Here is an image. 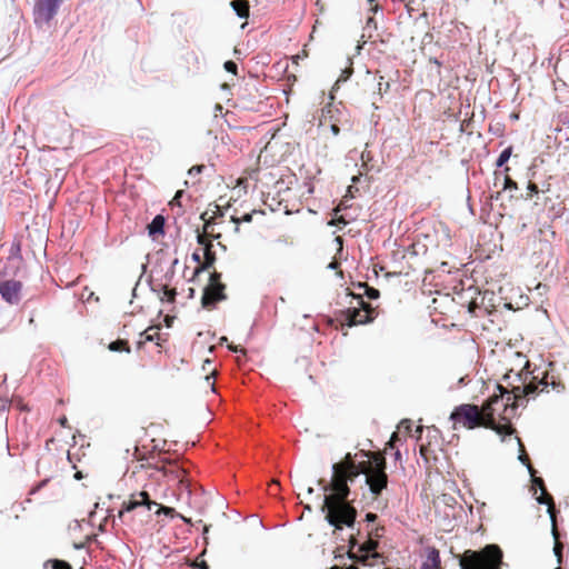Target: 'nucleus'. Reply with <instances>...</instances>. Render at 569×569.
Returning <instances> with one entry per match:
<instances>
[{
    "mask_svg": "<svg viewBox=\"0 0 569 569\" xmlns=\"http://www.w3.org/2000/svg\"><path fill=\"white\" fill-rule=\"evenodd\" d=\"M8 260L9 261L18 260L19 262L22 261L21 244H20V242H18V241L12 242Z\"/></svg>",
    "mask_w": 569,
    "mask_h": 569,
    "instance_id": "28",
    "label": "nucleus"
},
{
    "mask_svg": "<svg viewBox=\"0 0 569 569\" xmlns=\"http://www.w3.org/2000/svg\"><path fill=\"white\" fill-rule=\"evenodd\" d=\"M209 528L210 527L207 525L203 527V532H202L203 536H206L209 532Z\"/></svg>",
    "mask_w": 569,
    "mask_h": 569,
    "instance_id": "60",
    "label": "nucleus"
},
{
    "mask_svg": "<svg viewBox=\"0 0 569 569\" xmlns=\"http://www.w3.org/2000/svg\"><path fill=\"white\" fill-rule=\"evenodd\" d=\"M339 468L340 467L338 463H332V466H331L332 475L336 476L337 478L348 480V483H352L355 481V479L360 473H362V471H360L358 469V467H356L352 463L345 466L342 470H339Z\"/></svg>",
    "mask_w": 569,
    "mask_h": 569,
    "instance_id": "15",
    "label": "nucleus"
},
{
    "mask_svg": "<svg viewBox=\"0 0 569 569\" xmlns=\"http://www.w3.org/2000/svg\"><path fill=\"white\" fill-rule=\"evenodd\" d=\"M528 472H529V475L531 477V490L533 491V493H536L537 490L541 491V495L539 497H536V501L539 505H545V506L548 507L547 512L550 516V520L552 522V526H555L553 510H552V508L550 506L551 502H552V497L547 493L543 479L536 476V470L533 469L532 466H528Z\"/></svg>",
    "mask_w": 569,
    "mask_h": 569,
    "instance_id": "10",
    "label": "nucleus"
},
{
    "mask_svg": "<svg viewBox=\"0 0 569 569\" xmlns=\"http://www.w3.org/2000/svg\"><path fill=\"white\" fill-rule=\"evenodd\" d=\"M355 546H358V541H356V539L351 537V538H350V546H349V547H350V549H351V548H353Z\"/></svg>",
    "mask_w": 569,
    "mask_h": 569,
    "instance_id": "53",
    "label": "nucleus"
},
{
    "mask_svg": "<svg viewBox=\"0 0 569 569\" xmlns=\"http://www.w3.org/2000/svg\"><path fill=\"white\" fill-rule=\"evenodd\" d=\"M100 508V503L99 502H96L94 503V509L89 513V517H93L97 512V509Z\"/></svg>",
    "mask_w": 569,
    "mask_h": 569,
    "instance_id": "52",
    "label": "nucleus"
},
{
    "mask_svg": "<svg viewBox=\"0 0 569 569\" xmlns=\"http://www.w3.org/2000/svg\"><path fill=\"white\" fill-rule=\"evenodd\" d=\"M184 194V191L183 190H178L174 194V197L169 201V206L171 208L173 207H178V208H181L182 204H181V198L183 197Z\"/></svg>",
    "mask_w": 569,
    "mask_h": 569,
    "instance_id": "33",
    "label": "nucleus"
},
{
    "mask_svg": "<svg viewBox=\"0 0 569 569\" xmlns=\"http://www.w3.org/2000/svg\"><path fill=\"white\" fill-rule=\"evenodd\" d=\"M351 297L358 301L359 307H350L341 310V322L349 328L358 325L371 323L376 318V313L371 305L366 302L360 295L351 293Z\"/></svg>",
    "mask_w": 569,
    "mask_h": 569,
    "instance_id": "4",
    "label": "nucleus"
},
{
    "mask_svg": "<svg viewBox=\"0 0 569 569\" xmlns=\"http://www.w3.org/2000/svg\"><path fill=\"white\" fill-rule=\"evenodd\" d=\"M191 258H192V260H193V261H196V262H200V259H201V258H200V254H199L198 252H193V253L191 254Z\"/></svg>",
    "mask_w": 569,
    "mask_h": 569,
    "instance_id": "51",
    "label": "nucleus"
},
{
    "mask_svg": "<svg viewBox=\"0 0 569 569\" xmlns=\"http://www.w3.org/2000/svg\"><path fill=\"white\" fill-rule=\"evenodd\" d=\"M442 501L445 503V509L442 511L443 512V519L448 520V525H451V521L457 518V515H456L457 501L450 495H443L442 496Z\"/></svg>",
    "mask_w": 569,
    "mask_h": 569,
    "instance_id": "19",
    "label": "nucleus"
},
{
    "mask_svg": "<svg viewBox=\"0 0 569 569\" xmlns=\"http://www.w3.org/2000/svg\"><path fill=\"white\" fill-rule=\"evenodd\" d=\"M382 80H383V77H380V81L378 82L379 94L387 92L390 87L388 81L383 82Z\"/></svg>",
    "mask_w": 569,
    "mask_h": 569,
    "instance_id": "36",
    "label": "nucleus"
},
{
    "mask_svg": "<svg viewBox=\"0 0 569 569\" xmlns=\"http://www.w3.org/2000/svg\"><path fill=\"white\" fill-rule=\"evenodd\" d=\"M213 207H214L213 218H222V217H224V214H226V212L228 210V207H221L220 204H217V203H214Z\"/></svg>",
    "mask_w": 569,
    "mask_h": 569,
    "instance_id": "34",
    "label": "nucleus"
},
{
    "mask_svg": "<svg viewBox=\"0 0 569 569\" xmlns=\"http://www.w3.org/2000/svg\"><path fill=\"white\" fill-rule=\"evenodd\" d=\"M502 551L496 545H488L481 552L467 550L459 557L460 569H500Z\"/></svg>",
    "mask_w": 569,
    "mask_h": 569,
    "instance_id": "2",
    "label": "nucleus"
},
{
    "mask_svg": "<svg viewBox=\"0 0 569 569\" xmlns=\"http://www.w3.org/2000/svg\"><path fill=\"white\" fill-rule=\"evenodd\" d=\"M351 74V71L350 70H343L342 71V74L340 76V78L337 80V83L341 82V81H346Z\"/></svg>",
    "mask_w": 569,
    "mask_h": 569,
    "instance_id": "42",
    "label": "nucleus"
},
{
    "mask_svg": "<svg viewBox=\"0 0 569 569\" xmlns=\"http://www.w3.org/2000/svg\"><path fill=\"white\" fill-rule=\"evenodd\" d=\"M226 286L221 282V273L213 271L209 273V282L203 288L201 305L204 309H212L217 302L227 299Z\"/></svg>",
    "mask_w": 569,
    "mask_h": 569,
    "instance_id": "5",
    "label": "nucleus"
},
{
    "mask_svg": "<svg viewBox=\"0 0 569 569\" xmlns=\"http://www.w3.org/2000/svg\"><path fill=\"white\" fill-rule=\"evenodd\" d=\"M198 568L199 569H209V565L202 560L199 565H198Z\"/></svg>",
    "mask_w": 569,
    "mask_h": 569,
    "instance_id": "50",
    "label": "nucleus"
},
{
    "mask_svg": "<svg viewBox=\"0 0 569 569\" xmlns=\"http://www.w3.org/2000/svg\"><path fill=\"white\" fill-rule=\"evenodd\" d=\"M237 182L236 187H239V188H243L246 189L247 186L242 184L243 182H246L247 180H239V179H236L234 180Z\"/></svg>",
    "mask_w": 569,
    "mask_h": 569,
    "instance_id": "49",
    "label": "nucleus"
},
{
    "mask_svg": "<svg viewBox=\"0 0 569 569\" xmlns=\"http://www.w3.org/2000/svg\"><path fill=\"white\" fill-rule=\"evenodd\" d=\"M197 242L203 244V237L201 234H197Z\"/></svg>",
    "mask_w": 569,
    "mask_h": 569,
    "instance_id": "55",
    "label": "nucleus"
},
{
    "mask_svg": "<svg viewBox=\"0 0 569 569\" xmlns=\"http://www.w3.org/2000/svg\"><path fill=\"white\" fill-rule=\"evenodd\" d=\"M229 350H231L232 352H243V349L238 347V346H228Z\"/></svg>",
    "mask_w": 569,
    "mask_h": 569,
    "instance_id": "47",
    "label": "nucleus"
},
{
    "mask_svg": "<svg viewBox=\"0 0 569 569\" xmlns=\"http://www.w3.org/2000/svg\"><path fill=\"white\" fill-rule=\"evenodd\" d=\"M513 376H515V379L517 381H521V373L520 372H516V373H513Z\"/></svg>",
    "mask_w": 569,
    "mask_h": 569,
    "instance_id": "57",
    "label": "nucleus"
},
{
    "mask_svg": "<svg viewBox=\"0 0 569 569\" xmlns=\"http://www.w3.org/2000/svg\"><path fill=\"white\" fill-rule=\"evenodd\" d=\"M231 6L239 18H247L249 14V3L247 0H233Z\"/></svg>",
    "mask_w": 569,
    "mask_h": 569,
    "instance_id": "24",
    "label": "nucleus"
},
{
    "mask_svg": "<svg viewBox=\"0 0 569 569\" xmlns=\"http://www.w3.org/2000/svg\"><path fill=\"white\" fill-rule=\"evenodd\" d=\"M551 387L553 390H556L557 392H562L565 390V385L560 381L556 382V381H551L550 383H548V387Z\"/></svg>",
    "mask_w": 569,
    "mask_h": 569,
    "instance_id": "40",
    "label": "nucleus"
},
{
    "mask_svg": "<svg viewBox=\"0 0 569 569\" xmlns=\"http://www.w3.org/2000/svg\"><path fill=\"white\" fill-rule=\"evenodd\" d=\"M313 491H315V490H313V488H312V487H309V488L307 489V493H308V495H312V493H313Z\"/></svg>",
    "mask_w": 569,
    "mask_h": 569,
    "instance_id": "64",
    "label": "nucleus"
},
{
    "mask_svg": "<svg viewBox=\"0 0 569 569\" xmlns=\"http://www.w3.org/2000/svg\"><path fill=\"white\" fill-rule=\"evenodd\" d=\"M531 263L535 264L536 268L540 269L549 268L556 263L553 248L549 240L539 239L535 241Z\"/></svg>",
    "mask_w": 569,
    "mask_h": 569,
    "instance_id": "7",
    "label": "nucleus"
},
{
    "mask_svg": "<svg viewBox=\"0 0 569 569\" xmlns=\"http://www.w3.org/2000/svg\"><path fill=\"white\" fill-rule=\"evenodd\" d=\"M542 386V390L548 388V382L538 381L535 383H523L512 388L515 408L520 406H527L529 399L535 398L539 393V386Z\"/></svg>",
    "mask_w": 569,
    "mask_h": 569,
    "instance_id": "9",
    "label": "nucleus"
},
{
    "mask_svg": "<svg viewBox=\"0 0 569 569\" xmlns=\"http://www.w3.org/2000/svg\"><path fill=\"white\" fill-rule=\"evenodd\" d=\"M338 111L331 103L322 108L320 117V126H330V130L333 136H338L340 132L337 120L335 119V112Z\"/></svg>",
    "mask_w": 569,
    "mask_h": 569,
    "instance_id": "16",
    "label": "nucleus"
},
{
    "mask_svg": "<svg viewBox=\"0 0 569 569\" xmlns=\"http://www.w3.org/2000/svg\"><path fill=\"white\" fill-rule=\"evenodd\" d=\"M358 287L365 288V296L370 300H377L380 297V291L373 287H370L362 282H359Z\"/></svg>",
    "mask_w": 569,
    "mask_h": 569,
    "instance_id": "29",
    "label": "nucleus"
},
{
    "mask_svg": "<svg viewBox=\"0 0 569 569\" xmlns=\"http://www.w3.org/2000/svg\"><path fill=\"white\" fill-rule=\"evenodd\" d=\"M211 171H212V166H207V164H196V166H192V167L188 170V174H189V176H198V174H206V176H210V174H211Z\"/></svg>",
    "mask_w": 569,
    "mask_h": 569,
    "instance_id": "26",
    "label": "nucleus"
},
{
    "mask_svg": "<svg viewBox=\"0 0 569 569\" xmlns=\"http://www.w3.org/2000/svg\"><path fill=\"white\" fill-rule=\"evenodd\" d=\"M166 219L162 214L153 217L151 222L148 224V234L152 238L164 234Z\"/></svg>",
    "mask_w": 569,
    "mask_h": 569,
    "instance_id": "20",
    "label": "nucleus"
},
{
    "mask_svg": "<svg viewBox=\"0 0 569 569\" xmlns=\"http://www.w3.org/2000/svg\"><path fill=\"white\" fill-rule=\"evenodd\" d=\"M440 552L435 547L428 549L427 559L422 562L420 569H439Z\"/></svg>",
    "mask_w": 569,
    "mask_h": 569,
    "instance_id": "21",
    "label": "nucleus"
},
{
    "mask_svg": "<svg viewBox=\"0 0 569 569\" xmlns=\"http://www.w3.org/2000/svg\"><path fill=\"white\" fill-rule=\"evenodd\" d=\"M108 349L112 352L130 353L131 349L127 341L116 340L109 343Z\"/></svg>",
    "mask_w": 569,
    "mask_h": 569,
    "instance_id": "25",
    "label": "nucleus"
},
{
    "mask_svg": "<svg viewBox=\"0 0 569 569\" xmlns=\"http://www.w3.org/2000/svg\"><path fill=\"white\" fill-rule=\"evenodd\" d=\"M323 491L318 499L321 500L320 512L325 515L326 522L341 531L343 528L353 530L357 525L358 511L353 500L349 499L351 493L348 480L332 476L330 485H323V480L317 481Z\"/></svg>",
    "mask_w": 569,
    "mask_h": 569,
    "instance_id": "1",
    "label": "nucleus"
},
{
    "mask_svg": "<svg viewBox=\"0 0 569 569\" xmlns=\"http://www.w3.org/2000/svg\"><path fill=\"white\" fill-rule=\"evenodd\" d=\"M51 566L52 569H72L71 565L66 560L49 559L44 562V567Z\"/></svg>",
    "mask_w": 569,
    "mask_h": 569,
    "instance_id": "30",
    "label": "nucleus"
},
{
    "mask_svg": "<svg viewBox=\"0 0 569 569\" xmlns=\"http://www.w3.org/2000/svg\"><path fill=\"white\" fill-rule=\"evenodd\" d=\"M400 457H401V453H400V451H399V450H397V451L395 452V459H396V460H398V459H400Z\"/></svg>",
    "mask_w": 569,
    "mask_h": 569,
    "instance_id": "61",
    "label": "nucleus"
},
{
    "mask_svg": "<svg viewBox=\"0 0 569 569\" xmlns=\"http://www.w3.org/2000/svg\"><path fill=\"white\" fill-rule=\"evenodd\" d=\"M553 551H555L556 557L559 559L560 552H559V549L557 546L553 548Z\"/></svg>",
    "mask_w": 569,
    "mask_h": 569,
    "instance_id": "58",
    "label": "nucleus"
},
{
    "mask_svg": "<svg viewBox=\"0 0 569 569\" xmlns=\"http://www.w3.org/2000/svg\"><path fill=\"white\" fill-rule=\"evenodd\" d=\"M208 211L201 213L200 219L204 221V230H208L214 222L213 217L207 219Z\"/></svg>",
    "mask_w": 569,
    "mask_h": 569,
    "instance_id": "37",
    "label": "nucleus"
},
{
    "mask_svg": "<svg viewBox=\"0 0 569 569\" xmlns=\"http://www.w3.org/2000/svg\"><path fill=\"white\" fill-rule=\"evenodd\" d=\"M495 188H500L501 190H490L489 199L490 200H501L506 199H531L535 194L539 193V188L532 180H522L521 186L516 180H495Z\"/></svg>",
    "mask_w": 569,
    "mask_h": 569,
    "instance_id": "3",
    "label": "nucleus"
},
{
    "mask_svg": "<svg viewBox=\"0 0 569 569\" xmlns=\"http://www.w3.org/2000/svg\"><path fill=\"white\" fill-rule=\"evenodd\" d=\"M173 274H174V270L170 268V269L164 273V278H166L168 281H170V280L172 279Z\"/></svg>",
    "mask_w": 569,
    "mask_h": 569,
    "instance_id": "44",
    "label": "nucleus"
},
{
    "mask_svg": "<svg viewBox=\"0 0 569 569\" xmlns=\"http://www.w3.org/2000/svg\"><path fill=\"white\" fill-rule=\"evenodd\" d=\"M518 459H519V461H520L522 465H525L527 468H528V466H530V465H529V462H528V460H527V458H526L522 453H520V455L518 456Z\"/></svg>",
    "mask_w": 569,
    "mask_h": 569,
    "instance_id": "45",
    "label": "nucleus"
},
{
    "mask_svg": "<svg viewBox=\"0 0 569 569\" xmlns=\"http://www.w3.org/2000/svg\"><path fill=\"white\" fill-rule=\"evenodd\" d=\"M64 0H34L33 22L38 28L48 26L57 16Z\"/></svg>",
    "mask_w": 569,
    "mask_h": 569,
    "instance_id": "6",
    "label": "nucleus"
},
{
    "mask_svg": "<svg viewBox=\"0 0 569 569\" xmlns=\"http://www.w3.org/2000/svg\"><path fill=\"white\" fill-rule=\"evenodd\" d=\"M208 267H209V266H202V267H200L198 270H196V273H198V272H201V271L206 270Z\"/></svg>",
    "mask_w": 569,
    "mask_h": 569,
    "instance_id": "62",
    "label": "nucleus"
},
{
    "mask_svg": "<svg viewBox=\"0 0 569 569\" xmlns=\"http://www.w3.org/2000/svg\"><path fill=\"white\" fill-rule=\"evenodd\" d=\"M375 0H367L368 4L370 6L369 10L376 12L378 10V6H372Z\"/></svg>",
    "mask_w": 569,
    "mask_h": 569,
    "instance_id": "48",
    "label": "nucleus"
},
{
    "mask_svg": "<svg viewBox=\"0 0 569 569\" xmlns=\"http://www.w3.org/2000/svg\"><path fill=\"white\" fill-rule=\"evenodd\" d=\"M157 507H158V509L156 511V515H158V516L163 515V516L170 517V518H176L177 517V518H180L186 523H190L191 522V520L189 518L184 517L181 513H178L176 511V509L172 508V507H168V506H163V505H159V503H157Z\"/></svg>",
    "mask_w": 569,
    "mask_h": 569,
    "instance_id": "22",
    "label": "nucleus"
},
{
    "mask_svg": "<svg viewBox=\"0 0 569 569\" xmlns=\"http://www.w3.org/2000/svg\"><path fill=\"white\" fill-rule=\"evenodd\" d=\"M153 506H157V502L149 499L148 492L140 491L136 495H132L130 500L123 502L122 508L119 510L117 517L121 520L126 512H130L138 507H146L148 510H151Z\"/></svg>",
    "mask_w": 569,
    "mask_h": 569,
    "instance_id": "12",
    "label": "nucleus"
},
{
    "mask_svg": "<svg viewBox=\"0 0 569 569\" xmlns=\"http://www.w3.org/2000/svg\"><path fill=\"white\" fill-rule=\"evenodd\" d=\"M365 481L369 486L370 493L375 497H378L388 483L386 472L379 469L372 472L371 476L366 477Z\"/></svg>",
    "mask_w": 569,
    "mask_h": 569,
    "instance_id": "14",
    "label": "nucleus"
},
{
    "mask_svg": "<svg viewBox=\"0 0 569 569\" xmlns=\"http://www.w3.org/2000/svg\"><path fill=\"white\" fill-rule=\"evenodd\" d=\"M449 419L455 423H462L468 429H475L478 426V407L471 403H462L453 408Z\"/></svg>",
    "mask_w": 569,
    "mask_h": 569,
    "instance_id": "8",
    "label": "nucleus"
},
{
    "mask_svg": "<svg viewBox=\"0 0 569 569\" xmlns=\"http://www.w3.org/2000/svg\"><path fill=\"white\" fill-rule=\"evenodd\" d=\"M365 520L368 522V523H372L377 520V515L376 513H372V512H368L366 513L365 516Z\"/></svg>",
    "mask_w": 569,
    "mask_h": 569,
    "instance_id": "41",
    "label": "nucleus"
},
{
    "mask_svg": "<svg viewBox=\"0 0 569 569\" xmlns=\"http://www.w3.org/2000/svg\"><path fill=\"white\" fill-rule=\"evenodd\" d=\"M254 213H261L260 210H252L251 212H247V213H243L240 218L237 217L236 212L233 214H231L230 217V221L234 224L233 227V231L236 233L239 232V226L240 223H250L252 221V216Z\"/></svg>",
    "mask_w": 569,
    "mask_h": 569,
    "instance_id": "23",
    "label": "nucleus"
},
{
    "mask_svg": "<svg viewBox=\"0 0 569 569\" xmlns=\"http://www.w3.org/2000/svg\"><path fill=\"white\" fill-rule=\"evenodd\" d=\"M58 422L60 423V426H62V427H67V425H68V419H67V417H66V416H62V417H60V418H59Z\"/></svg>",
    "mask_w": 569,
    "mask_h": 569,
    "instance_id": "46",
    "label": "nucleus"
},
{
    "mask_svg": "<svg viewBox=\"0 0 569 569\" xmlns=\"http://www.w3.org/2000/svg\"><path fill=\"white\" fill-rule=\"evenodd\" d=\"M339 266H340V262L333 260L328 263L327 269L328 270H337L339 268Z\"/></svg>",
    "mask_w": 569,
    "mask_h": 569,
    "instance_id": "43",
    "label": "nucleus"
},
{
    "mask_svg": "<svg viewBox=\"0 0 569 569\" xmlns=\"http://www.w3.org/2000/svg\"><path fill=\"white\" fill-rule=\"evenodd\" d=\"M496 388L498 390V393L492 395L488 398V402L490 405L498 403L500 400L506 399L505 406H510L515 408L513 402V391L509 392L508 389L499 383L496 385Z\"/></svg>",
    "mask_w": 569,
    "mask_h": 569,
    "instance_id": "17",
    "label": "nucleus"
},
{
    "mask_svg": "<svg viewBox=\"0 0 569 569\" xmlns=\"http://www.w3.org/2000/svg\"><path fill=\"white\" fill-rule=\"evenodd\" d=\"M351 181L353 182V184L349 186L347 188L346 194L343 196V198L341 199V201L339 202V204L335 209V216H336L335 221H336V223H341L343 226H347L350 220H353V218H348L347 214L338 216L337 213L342 211V210H346L347 208H349V203H348L349 200L355 198L353 190L358 191L359 190V186L360 184L361 186H366L369 180H351Z\"/></svg>",
    "mask_w": 569,
    "mask_h": 569,
    "instance_id": "11",
    "label": "nucleus"
},
{
    "mask_svg": "<svg viewBox=\"0 0 569 569\" xmlns=\"http://www.w3.org/2000/svg\"><path fill=\"white\" fill-rule=\"evenodd\" d=\"M361 159H362V164H361V168L362 169H359L358 173L357 174H352L351 178L352 179H356V178H362L363 176H367L368 174V171L365 170V168L367 167V164L365 163L363 161V157L361 156Z\"/></svg>",
    "mask_w": 569,
    "mask_h": 569,
    "instance_id": "39",
    "label": "nucleus"
},
{
    "mask_svg": "<svg viewBox=\"0 0 569 569\" xmlns=\"http://www.w3.org/2000/svg\"><path fill=\"white\" fill-rule=\"evenodd\" d=\"M178 263H179V259H178V258H174V259L172 260V262H171V267H170V268L174 270V267H176Z\"/></svg>",
    "mask_w": 569,
    "mask_h": 569,
    "instance_id": "54",
    "label": "nucleus"
},
{
    "mask_svg": "<svg viewBox=\"0 0 569 569\" xmlns=\"http://www.w3.org/2000/svg\"><path fill=\"white\" fill-rule=\"evenodd\" d=\"M22 282L18 280L0 281V296L9 305H18L21 300Z\"/></svg>",
    "mask_w": 569,
    "mask_h": 569,
    "instance_id": "13",
    "label": "nucleus"
},
{
    "mask_svg": "<svg viewBox=\"0 0 569 569\" xmlns=\"http://www.w3.org/2000/svg\"><path fill=\"white\" fill-rule=\"evenodd\" d=\"M401 423L402 425H407L408 429H410V426H411V421L410 420H402Z\"/></svg>",
    "mask_w": 569,
    "mask_h": 569,
    "instance_id": "59",
    "label": "nucleus"
},
{
    "mask_svg": "<svg viewBox=\"0 0 569 569\" xmlns=\"http://www.w3.org/2000/svg\"><path fill=\"white\" fill-rule=\"evenodd\" d=\"M149 330H150V329H148V330H146V331H143V332H141V333H140V336L143 338V340H140V341L138 342V347H139V348L141 347V345H142L143 342H157V341H158V339H159V335H158V333H149V332H148Z\"/></svg>",
    "mask_w": 569,
    "mask_h": 569,
    "instance_id": "32",
    "label": "nucleus"
},
{
    "mask_svg": "<svg viewBox=\"0 0 569 569\" xmlns=\"http://www.w3.org/2000/svg\"><path fill=\"white\" fill-rule=\"evenodd\" d=\"M273 243L280 247H291L293 244V242L289 241L286 237H278L273 240Z\"/></svg>",
    "mask_w": 569,
    "mask_h": 569,
    "instance_id": "35",
    "label": "nucleus"
},
{
    "mask_svg": "<svg viewBox=\"0 0 569 569\" xmlns=\"http://www.w3.org/2000/svg\"><path fill=\"white\" fill-rule=\"evenodd\" d=\"M224 69H226L228 72H231V73H234V74H236V73H237V69H238V67H237V63H236V62H233V61L229 60V61H226V62H224Z\"/></svg>",
    "mask_w": 569,
    "mask_h": 569,
    "instance_id": "38",
    "label": "nucleus"
},
{
    "mask_svg": "<svg viewBox=\"0 0 569 569\" xmlns=\"http://www.w3.org/2000/svg\"><path fill=\"white\" fill-rule=\"evenodd\" d=\"M148 284L150 287V290L159 296V299L161 302H169L172 303L176 300L177 291L170 289L167 284H161L159 289L151 286V281L148 280Z\"/></svg>",
    "mask_w": 569,
    "mask_h": 569,
    "instance_id": "18",
    "label": "nucleus"
},
{
    "mask_svg": "<svg viewBox=\"0 0 569 569\" xmlns=\"http://www.w3.org/2000/svg\"><path fill=\"white\" fill-rule=\"evenodd\" d=\"M511 154H512V147H508V148L503 149L496 161L497 168H501L502 166H505V163H507L508 160L510 159Z\"/></svg>",
    "mask_w": 569,
    "mask_h": 569,
    "instance_id": "31",
    "label": "nucleus"
},
{
    "mask_svg": "<svg viewBox=\"0 0 569 569\" xmlns=\"http://www.w3.org/2000/svg\"><path fill=\"white\" fill-rule=\"evenodd\" d=\"M305 510L308 511V512H311L312 511V507L310 505H306L305 506Z\"/></svg>",
    "mask_w": 569,
    "mask_h": 569,
    "instance_id": "63",
    "label": "nucleus"
},
{
    "mask_svg": "<svg viewBox=\"0 0 569 569\" xmlns=\"http://www.w3.org/2000/svg\"><path fill=\"white\" fill-rule=\"evenodd\" d=\"M495 430L500 436L501 441H507L515 435V429L511 426H499Z\"/></svg>",
    "mask_w": 569,
    "mask_h": 569,
    "instance_id": "27",
    "label": "nucleus"
},
{
    "mask_svg": "<svg viewBox=\"0 0 569 569\" xmlns=\"http://www.w3.org/2000/svg\"><path fill=\"white\" fill-rule=\"evenodd\" d=\"M347 557L351 560H356V556L350 550L347 552Z\"/></svg>",
    "mask_w": 569,
    "mask_h": 569,
    "instance_id": "56",
    "label": "nucleus"
}]
</instances>
